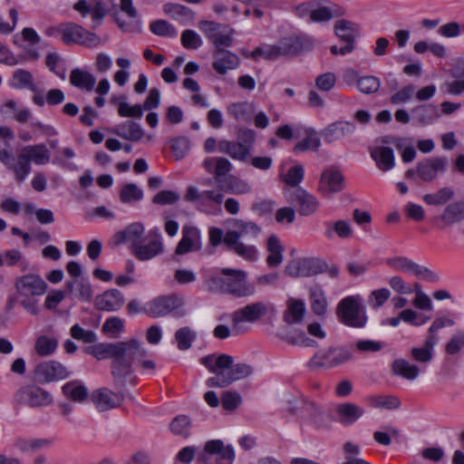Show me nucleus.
<instances>
[{
  "instance_id": "35",
  "label": "nucleus",
  "mask_w": 464,
  "mask_h": 464,
  "mask_svg": "<svg viewBox=\"0 0 464 464\" xmlns=\"http://www.w3.org/2000/svg\"><path fill=\"white\" fill-rule=\"evenodd\" d=\"M62 391L68 400L77 403H82L89 396L87 387L78 380L66 382L62 387Z\"/></svg>"
},
{
  "instance_id": "41",
  "label": "nucleus",
  "mask_w": 464,
  "mask_h": 464,
  "mask_svg": "<svg viewBox=\"0 0 464 464\" xmlns=\"http://www.w3.org/2000/svg\"><path fill=\"white\" fill-rule=\"evenodd\" d=\"M163 11L170 18L181 22H190L195 18V13L189 7L180 4L167 3L163 5Z\"/></svg>"
},
{
  "instance_id": "63",
  "label": "nucleus",
  "mask_w": 464,
  "mask_h": 464,
  "mask_svg": "<svg viewBox=\"0 0 464 464\" xmlns=\"http://www.w3.org/2000/svg\"><path fill=\"white\" fill-rule=\"evenodd\" d=\"M180 42L186 49L197 50L202 45L200 35L190 29L184 30L181 34Z\"/></svg>"
},
{
  "instance_id": "24",
  "label": "nucleus",
  "mask_w": 464,
  "mask_h": 464,
  "mask_svg": "<svg viewBox=\"0 0 464 464\" xmlns=\"http://www.w3.org/2000/svg\"><path fill=\"white\" fill-rule=\"evenodd\" d=\"M145 227L140 222H134L127 226L123 230L118 231L114 237V243L121 245L122 243H130V249L134 248L142 241Z\"/></svg>"
},
{
  "instance_id": "8",
  "label": "nucleus",
  "mask_w": 464,
  "mask_h": 464,
  "mask_svg": "<svg viewBox=\"0 0 464 464\" xmlns=\"http://www.w3.org/2000/svg\"><path fill=\"white\" fill-rule=\"evenodd\" d=\"M327 264L315 257L295 258L288 262L285 274L291 277H309L326 272Z\"/></svg>"
},
{
  "instance_id": "52",
  "label": "nucleus",
  "mask_w": 464,
  "mask_h": 464,
  "mask_svg": "<svg viewBox=\"0 0 464 464\" xmlns=\"http://www.w3.org/2000/svg\"><path fill=\"white\" fill-rule=\"evenodd\" d=\"M114 349L115 343H100L87 347L85 353L98 360H102L107 357L113 359Z\"/></svg>"
},
{
  "instance_id": "28",
  "label": "nucleus",
  "mask_w": 464,
  "mask_h": 464,
  "mask_svg": "<svg viewBox=\"0 0 464 464\" xmlns=\"http://www.w3.org/2000/svg\"><path fill=\"white\" fill-rule=\"evenodd\" d=\"M69 82L73 87L90 92L94 90L96 77L86 70L74 68L71 71Z\"/></svg>"
},
{
  "instance_id": "44",
  "label": "nucleus",
  "mask_w": 464,
  "mask_h": 464,
  "mask_svg": "<svg viewBox=\"0 0 464 464\" xmlns=\"http://www.w3.org/2000/svg\"><path fill=\"white\" fill-rule=\"evenodd\" d=\"M440 218L446 226H451L464 219V202H454L446 207Z\"/></svg>"
},
{
  "instance_id": "2",
  "label": "nucleus",
  "mask_w": 464,
  "mask_h": 464,
  "mask_svg": "<svg viewBox=\"0 0 464 464\" xmlns=\"http://www.w3.org/2000/svg\"><path fill=\"white\" fill-rule=\"evenodd\" d=\"M146 356V350L136 339L115 343L111 374L117 386H125L127 378L133 372L132 365Z\"/></svg>"
},
{
  "instance_id": "46",
  "label": "nucleus",
  "mask_w": 464,
  "mask_h": 464,
  "mask_svg": "<svg viewBox=\"0 0 464 464\" xmlns=\"http://www.w3.org/2000/svg\"><path fill=\"white\" fill-rule=\"evenodd\" d=\"M11 86L14 89H28L32 92H36L32 73L24 69L14 71Z\"/></svg>"
},
{
  "instance_id": "1",
  "label": "nucleus",
  "mask_w": 464,
  "mask_h": 464,
  "mask_svg": "<svg viewBox=\"0 0 464 464\" xmlns=\"http://www.w3.org/2000/svg\"><path fill=\"white\" fill-rule=\"evenodd\" d=\"M203 286L209 293L237 298L249 297L256 293V286L247 281V273L241 269L221 268L219 274L206 275Z\"/></svg>"
},
{
  "instance_id": "12",
  "label": "nucleus",
  "mask_w": 464,
  "mask_h": 464,
  "mask_svg": "<svg viewBox=\"0 0 464 464\" xmlns=\"http://www.w3.org/2000/svg\"><path fill=\"white\" fill-rule=\"evenodd\" d=\"M287 202L297 204L298 213L301 216H310L319 206V201L303 188H287L284 190Z\"/></svg>"
},
{
  "instance_id": "39",
  "label": "nucleus",
  "mask_w": 464,
  "mask_h": 464,
  "mask_svg": "<svg viewBox=\"0 0 464 464\" xmlns=\"http://www.w3.org/2000/svg\"><path fill=\"white\" fill-rule=\"evenodd\" d=\"M300 419L317 426H322L324 423V411L314 401L304 400L301 404Z\"/></svg>"
},
{
  "instance_id": "10",
  "label": "nucleus",
  "mask_w": 464,
  "mask_h": 464,
  "mask_svg": "<svg viewBox=\"0 0 464 464\" xmlns=\"http://www.w3.org/2000/svg\"><path fill=\"white\" fill-rule=\"evenodd\" d=\"M184 305V300L176 294L158 296L150 301L143 311L152 318L163 317Z\"/></svg>"
},
{
  "instance_id": "33",
  "label": "nucleus",
  "mask_w": 464,
  "mask_h": 464,
  "mask_svg": "<svg viewBox=\"0 0 464 464\" xmlns=\"http://www.w3.org/2000/svg\"><path fill=\"white\" fill-rule=\"evenodd\" d=\"M309 300L311 310L314 314L323 316L326 314L328 302L321 285H314L309 288Z\"/></svg>"
},
{
  "instance_id": "14",
  "label": "nucleus",
  "mask_w": 464,
  "mask_h": 464,
  "mask_svg": "<svg viewBox=\"0 0 464 464\" xmlns=\"http://www.w3.org/2000/svg\"><path fill=\"white\" fill-rule=\"evenodd\" d=\"M15 398L20 403L32 408L44 407L53 402L51 393L36 385H27L20 388L15 393Z\"/></svg>"
},
{
  "instance_id": "13",
  "label": "nucleus",
  "mask_w": 464,
  "mask_h": 464,
  "mask_svg": "<svg viewBox=\"0 0 464 464\" xmlns=\"http://www.w3.org/2000/svg\"><path fill=\"white\" fill-rule=\"evenodd\" d=\"M268 313V305L262 302H255L237 309L231 314L234 328L239 327L243 323L255 324L265 317Z\"/></svg>"
},
{
  "instance_id": "59",
  "label": "nucleus",
  "mask_w": 464,
  "mask_h": 464,
  "mask_svg": "<svg viewBox=\"0 0 464 464\" xmlns=\"http://www.w3.org/2000/svg\"><path fill=\"white\" fill-rule=\"evenodd\" d=\"M150 31L159 36L175 37L178 34L176 28L166 20H157L150 24Z\"/></svg>"
},
{
  "instance_id": "22",
  "label": "nucleus",
  "mask_w": 464,
  "mask_h": 464,
  "mask_svg": "<svg viewBox=\"0 0 464 464\" xmlns=\"http://www.w3.org/2000/svg\"><path fill=\"white\" fill-rule=\"evenodd\" d=\"M201 247L200 232L191 226H184L182 228V237L178 243L175 253L184 255L189 252L197 251Z\"/></svg>"
},
{
  "instance_id": "26",
  "label": "nucleus",
  "mask_w": 464,
  "mask_h": 464,
  "mask_svg": "<svg viewBox=\"0 0 464 464\" xmlns=\"http://www.w3.org/2000/svg\"><path fill=\"white\" fill-rule=\"evenodd\" d=\"M369 152L380 170L386 172L394 168V151L391 147L383 145L371 147Z\"/></svg>"
},
{
  "instance_id": "55",
  "label": "nucleus",
  "mask_w": 464,
  "mask_h": 464,
  "mask_svg": "<svg viewBox=\"0 0 464 464\" xmlns=\"http://www.w3.org/2000/svg\"><path fill=\"white\" fill-rule=\"evenodd\" d=\"M185 199L196 204V207L199 211L209 213V201L197 188L188 187L185 195Z\"/></svg>"
},
{
  "instance_id": "60",
  "label": "nucleus",
  "mask_w": 464,
  "mask_h": 464,
  "mask_svg": "<svg viewBox=\"0 0 464 464\" xmlns=\"http://www.w3.org/2000/svg\"><path fill=\"white\" fill-rule=\"evenodd\" d=\"M304 177V169L302 165L297 164L291 167L284 178V181L289 188H300L299 184Z\"/></svg>"
},
{
  "instance_id": "34",
  "label": "nucleus",
  "mask_w": 464,
  "mask_h": 464,
  "mask_svg": "<svg viewBox=\"0 0 464 464\" xmlns=\"http://www.w3.org/2000/svg\"><path fill=\"white\" fill-rule=\"evenodd\" d=\"M162 252V242H155L150 240L147 244H143L141 241L136 246H134V248L131 249V253L140 261L150 260Z\"/></svg>"
},
{
  "instance_id": "18",
  "label": "nucleus",
  "mask_w": 464,
  "mask_h": 464,
  "mask_svg": "<svg viewBox=\"0 0 464 464\" xmlns=\"http://www.w3.org/2000/svg\"><path fill=\"white\" fill-rule=\"evenodd\" d=\"M364 413V408L353 402H342L334 407L335 420L344 427L353 425Z\"/></svg>"
},
{
  "instance_id": "16",
  "label": "nucleus",
  "mask_w": 464,
  "mask_h": 464,
  "mask_svg": "<svg viewBox=\"0 0 464 464\" xmlns=\"http://www.w3.org/2000/svg\"><path fill=\"white\" fill-rule=\"evenodd\" d=\"M217 455V464H232L235 451L232 446H225L220 440H209L205 444L204 452L198 457V460L207 464V455Z\"/></svg>"
},
{
  "instance_id": "23",
  "label": "nucleus",
  "mask_w": 464,
  "mask_h": 464,
  "mask_svg": "<svg viewBox=\"0 0 464 464\" xmlns=\"http://www.w3.org/2000/svg\"><path fill=\"white\" fill-rule=\"evenodd\" d=\"M240 64L239 57L228 50H215L213 52L212 68L221 75L229 70L237 69Z\"/></svg>"
},
{
  "instance_id": "31",
  "label": "nucleus",
  "mask_w": 464,
  "mask_h": 464,
  "mask_svg": "<svg viewBox=\"0 0 464 464\" xmlns=\"http://www.w3.org/2000/svg\"><path fill=\"white\" fill-rule=\"evenodd\" d=\"M324 235L328 239H333L334 235L340 238H349L353 236V231L349 220L339 219L334 222L325 221L324 223Z\"/></svg>"
},
{
  "instance_id": "61",
  "label": "nucleus",
  "mask_w": 464,
  "mask_h": 464,
  "mask_svg": "<svg viewBox=\"0 0 464 464\" xmlns=\"http://www.w3.org/2000/svg\"><path fill=\"white\" fill-rule=\"evenodd\" d=\"M13 170L18 181H23L31 171V165L24 158L22 152L19 154L17 161H13V165L9 168Z\"/></svg>"
},
{
  "instance_id": "50",
  "label": "nucleus",
  "mask_w": 464,
  "mask_h": 464,
  "mask_svg": "<svg viewBox=\"0 0 464 464\" xmlns=\"http://www.w3.org/2000/svg\"><path fill=\"white\" fill-rule=\"evenodd\" d=\"M371 406L385 410H396L401 406V401L393 395H372L368 398Z\"/></svg>"
},
{
  "instance_id": "3",
  "label": "nucleus",
  "mask_w": 464,
  "mask_h": 464,
  "mask_svg": "<svg viewBox=\"0 0 464 464\" xmlns=\"http://www.w3.org/2000/svg\"><path fill=\"white\" fill-rule=\"evenodd\" d=\"M231 224L233 229L226 232L224 245L227 250L245 260L256 261L258 256L256 247L254 245L243 243L241 238L245 236L256 238L262 231L261 227L253 221H245L237 218L232 219Z\"/></svg>"
},
{
  "instance_id": "20",
  "label": "nucleus",
  "mask_w": 464,
  "mask_h": 464,
  "mask_svg": "<svg viewBox=\"0 0 464 464\" xmlns=\"http://www.w3.org/2000/svg\"><path fill=\"white\" fill-rule=\"evenodd\" d=\"M446 158L425 159L418 162L416 172L418 177L424 182H430L434 179L438 172H444L447 167Z\"/></svg>"
},
{
  "instance_id": "17",
  "label": "nucleus",
  "mask_w": 464,
  "mask_h": 464,
  "mask_svg": "<svg viewBox=\"0 0 464 464\" xmlns=\"http://www.w3.org/2000/svg\"><path fill=\"white\" fill-rule=\"evenodd\" d=\"M281 56H297L314 46L313 40L304 35H292L283 38L278 42Z\"/></svg>"
},
{
  "instance_id": "40",
  "label": "nucleus",
  "mask_w": 464,
  "mask_h": 464,
  "mask_svg": "<svg viewBox=\"0 0 464 464\" xmlns=\"http://www.w3.org/2000/svg\"><path fill=\"white\" fill-rule=\"evenodd\" d=\"M218 188L229 194H246L251 191L247 182L233 175H228Z\"/></svg>"
},
{
  "instance_id": "21",
  "label": "nucleus",
  "mask_w": 464,
  "mask_h": 464,
  "mask_svg": "<svg viewBox=\"0 0 464 464\" xmlns=\"http://www.w3.org/2000/svg\"><path fill=\"white\" fill-rule=\"evenodd\" d=\"M124 302L122 293L113 288L98 295L95 297L94 305L100 311L114 312L120 310Z\"/></svg>"
},
{
  "instance_id": "30",
  "label": "nucleus",
  "mask_w": 464,
  "mask_h": 464,
  "mask_svg": "<svg viewBox=\"0 0 464 464\" xmlns=\"http://www.w3.org/2000/svg\"><path fill=\"white\" fill-rule=\"evenodd\" d=\"M218 149L219 152L227 154L233 160L239 161H246L251 152L245 145H242L237 140H220L218 144Z\"/></svg>"
},
{
  "instance_id": "9",
  "label": "nucleus",
  "mask_w": 464,
  "mask_h": 464,
  "mask_svg": "<svg viewBox=\"0 0 464 464\" xmlns=\"http://www.w3.org/2000/svg\"><path fill=\"white\" fill-rule=\"evenodd\" d=\"M62 40L65 44H78L86 47H94L101 43V38L82 26L68 23L60 29Z\"/></svg>"
},
{
  "instance_id": "48",
  "label": "nucleus",
  "mask_w": 464,
  "mask_h": 464,
  "mask_svg": "<svg viewBox=\"0 0 464 464\" xmlns=\"http://www.w3.org/2000/svg\"><path fill=\"white\" fill-rule=\"evenodd\" d=\"M246 57H251L255 61H258L260 58H264L266 60H276L281 56L279 45L274 44H263L256 47L253 52L249 54L246 53Z\"/></svg>"
},
{
  "instance_id": "6",
  "label": "nucleus",
  "mask_w": 464,
  "mask_h": 464,
  "mask_svg": "<svg viewBox=\"0 0 464 464\" xmlns=\"http://www.w3.org/2000/svg\"><path fill=\"white\" fill-rule=\"evenodd\" d=\"M336 314L340 321L349 327L362 328L368 319L365 309L359 303L357 296H347L342 299L337 305Z\"/></svg>"
},
{
  "instance_id": "15",
  "label": "nucleus",
  "mask_w": 464,
  "mask_h": 464,
  "mask_svg": "<svg viewBox=\"0 0 464 464\" xmlns=\"http://www.w3.org/2000/svg\"><path fill=\"white\" fill-rule=\"evenodd\" d=\"M70 374V371L57 361L43 362L34 369V378L41 383L64 380L68 378Z\"/></svg>"
},
{
  "instance_id": "56",
  "label": "nucleus",
  "mask_w": 464,
  "mask_h": 464,
  "mask_svg": "<svg viewBox=\"0 0 464 464\" xmlns=\"http://www.w3.org/2000/svg\"><path fill=\"white\" fill-rule=\"evenodd\" d=\"M385 431L377 430L373 432L374 440L382 445L390 446L392 440H399L401 438V430L393 426H385Z\"/></svg>"
},
{
  "instance_id": "42",
  "label": "nucleus",
  "mask_w": 464,
  "mask_h": 464,
  "mask_svg": "<svg viewBox=\"0 0 464 464\" xmlns=\"http://www.w3.org/2000/svg\"><path fill=\"white\" fill-rule=\"evenodd\" d=\"M48 444L46 440L42 439H26L23 437L16 438L12 442L14 450L24 453L31 454L37 451L42 447Z\"/></svg>"
},
{
  "instance_id": "29",
  "label": "nucleus",
  "mask_w": 464,
  "mask_h": 464,
  "mask_svg": "<svg viewBox=\"0 0 464 464\" xmlns=\"http://www.w3.org/2000/svg\"><path fill=\"white\" fill-rule=\"evenodd\" d=\"M111 132L124 140L130 141H139L144 135V130L140 124L133 121H126L117 124Z\"/></svg>"
},
{
  "instance_id": "51",
  "label": "nucleus",
  "mask_w": 464,
  "mask_h": 464,
  "mask_svg": "<svg viewBox=\"0 0 464 464\" xmlns=\"http://www.w3.org/2000/svg\"><path fill=\"white\" fill-rule=\"evenodd\" d=\"M321 146V140L314 130H307L306 136L295 144L294 151L295 153L303 152L308 150L317 151Z\"/></svg>"
},
{
  "instance_id": "58",
  "label": "nucleus",
  "mask_w": 464,
  "mask_h": 464,
  "mask_svg": "<svg viewBox=\"0 0 464 464\" xmlns=\"http://www.w3.org/2000/svg\"><path fill=\"white\" fill-rule=\"evenodd\" d=\"M232 169L231 162L223 157H217L216 166L214 169V182L217 185V188L221 185V183L227 177V174L230 172Z\"/></svg>"
},
{
  "instance_id": "19",
  "label": "nucleus",
  "mask_w": 464,
  "mask_h": 464,
  "mask_svg": "<svg viewBox=\"0 0 464 464\" xmlns=\"http://www.w3.org/2000/svg\"><path fill=\"white\" fill-rule=\"evenodd\" d=\"M123 400L121 392H113L107 388L98 389L92 393V401L101 412L119 407Z\"/></svg>"
},
{
  "instance_id": "54",
  "label": "nucleus",
  "mask_w": 464,
  "mask_h": 464,
  "mask_svg": "<svg viewBox=\"0 0 464 464\" xmlns=\"http://www.w3.org/2000/svg\"><path fill=\"white\" fill-rule=\"evenodd\" d=\"M143 198V191L134 183L124 185L120 193V199L124 204L140 201Z\"/></svg>"
},
{
  "instance_id": "49",
  "label": "nucleus",
  "mask_w": 464,
  "mask_h": 464,
  "mask_svg": "<svg viewBox=\"0 0 464 464\" xmlns=\"http://www.w3.org/2000/svg\"><path fill=\"white\" fill-rule=\"evenodd\" d=\"M175 340L180 351L188 350L197 339V333L189 326H183L176 331Z\"/></svg>"
},
{
  "instance_id": "5",
  "label": "nucleus",
  "mask_w": 464,
  "mask_h": 464,
  "mask_svg": "<svg viewBox=\"0 0 464 464\" xmlns=\"http://www.w3.org/2000/svg\"><path fill=\"white\" fill-rule=\"evenodd\" d=\"M14 286L21 305L30 314H37L38 296L43 295L47 288L44 279L35 274H27L15 279Z\"/></svg>"
},
{
  "instance_id": "64",
  "label": "nucleus",
  "mask_w": 464,
  "mask_h": 464,
  "mask_svg": "<svg viewBox=\"0 0 464 464\" xmlns=\"http://www.w3.org/2000/svg\"><path fill=\"white\" fill-rule=\"evenodd\" d=\"M170 147L176 160H179L188 152L190 141L186 137H178L170 140Z\"/></svg>"
},
{
  "instance_id": "11",
  "label": "nucleus",
  "mask_w": 464,
  "mask_h": 464,
  "mask_svg": "<svg viewBox=\"0 0 464 464\" xmlns=\"http://www.w3.org/2000/svg\"><path fill=\"white\" fill-rule=\"evenodd\" d=\"M344 188V177L341 170L330 166L323 169L318 181L317 190L326 198L341 192Z\"/></svg>"
},
{
  "instance_id": "25",
  "label": "nucleus",
  "mask_w": 464,
  "mask_h": 464,
  "mask_svg": "<svg viewBox=\"0 0 464 464\" xmlns=\"http://www.w3.org/2000/svg\"><path fill=\"white\" fill-rule=\"evenodd\" d=\"M439 343V336L427 334L426 340L420 347H412L410 350L411 359L421 365H427L434 357V348Z\"/></svg>"
},
{
  "instance_id": "32",
  "label": "nucleus",
  "mask_w": 464,
  "mask_h": 464,
  "mask_svg": "<svg viewBox=\"0 0 464 464\" xmlns=\"http://www.w3.org/2000/svg\"><path fill=\"white\" fill-rule=\"evenodd\" d=\"M21 152L29 163L45 165L50 160V151L44 143L25 146Z\"/></svg>"
},
{
  "instance_id": "62",
  "label": "nucleus",
  "mask_w": 464,
  "mask_h": 464,
  "mask_svg": "<svg viewBox=\"0 0 464 464\" xmlns=\"http://www.w3.org/2000/svg\"><path fill=\"white\" fill-rule=\"evenodd\" d=\"M381 86L379 78L375 76H363L357 80L358 90L364 94L376 92Z\"/></svg>"
},
{
  "instance_id": "38",
  "label": "nucleus",
  "mask_w": 464,
  "mask_h": 464,
  "mask_svg": "<svg viewBox=\"0 0 464 464\" xmlns=\"http://www.w3.org/2000/svg\"><path fill=\"white\" fill-rule=\"evenodd\" d=\"M305 314V304L303 300L289 299L287 309L284 313V321L289 324L303 321Z\"/></svg>"
},
{
  "instance_id": "36",
  "label": "nucleus",
  "mask_w": 464,
  "mask_h": 464,
  "mask_svg": "<svg viewBox=\"0 0 464 464\" xmlns=\"http://www.w3.org/2000/svg\"><path fill=\"white\" fill-rule=\"evenodd\" d=\"M392 371L397 376L413 381L418 378L420 368L416 364L411 363L406 359L400 358L392 362Z\"/></svg>"
},
{
  "instance_id": "27",
  "label": "nucleus",
  "mask_w": 464,
  "mask_h": 464,
  "mask_svg": "<svg viewBox=\"0 0 464 464\" xmlns=\"http://www.w3.org/2000/svg\"><path fill=\"white\" fill-rule=\"evenodd\" d=\"M334 34L345 45L354 46L355 40L360 36V26L358 24L341 19L334 24Z\"/></svg>"
},
{
  "instance_id": "47",
  "label": "nucleus",
  "mask_w": 464,
  "mask_h": 464,
  "mask_svg": "<svg viewBox=\"0 0 464 464\" xmlns=\"http://www.w3.org/2000/svg\"><path fill=\"white\" fill-rule=\"evenodd\" d=\"M343 14V12L340 7L331 8L328 6H323L315 1V6L314 7L311 22H327L335 16L342 15Z\"/></svg>"
},
{
  "instance_id": "45",
  "label": "nucleus",
  "mask_w": 464,
  "mask_h": 464,
  "mask_svg": "<svg viewBox=\"0 0 464 464\" xmlns=\"http://www.w3.org/2000/svg\"><path fill=\"white\" fill-rule=\"evenodd\" d=\"M192 422L190 418L185 414L176 416L169 423L170 431L182 438H188L190 435Z\"/></svg>"
},
{
  "instance_id": "7",
  "label": "nucleus",
  "mask_w": 464,
  "mask_h": 464,
  "mask_svg": "<svg viewBox=\"0 0 464 464\" xmlns=\"http://www.w3.org/2000/svg\"><path fill=\"white\" fill-rule=\"evenodd\" d=\"M353 358L351 349L345 347H331L326 351L315 353L308 362L312 369L322 367L333 368L343 364Z\"/></svg>"
},
{
  "instance_id": "4",
  "label": "nucleus",
  "mask_w": 464,
  "mask_h": 464,
  "mask_svg": "<svg viewBox=\"0 0 464 464\" xmlns=\"http://www.w3.org/2000/svg\"><path fill=\"white\" fill-rule=\"evenodd\" d=\"M217 365L219 368L218 375L207 380L208 387L225 388L232 382L250 376L254 370L246 363L234 364V358L231 355L222 353L218 356Z\"/></svg>"
},
{
  "instance_id": "43",
  "label": "nucleus",
  "mask_w": 464,
  "mask_h": 464,
  "mask_svg": "<svg viewBox=\"0 0 464 464\" xmlns=\"http://www.w3.org/2000/svg\"><path fill=\"white\" fill-rule=\"evenodd\" d=\"M267 251L270 253L266 258V263L270 267H276L283 262L284 247L280 244L278 237L271 235L267 238Z\"/></svg>"
},
{
  "instance_id": "57",
  "label": "nucleus",
  "mask_w": 464,
  "mask_h": 464,
  "mask_svg": "<svg viewBox=\"0 0 464 464\" xmlns=\"http://www.w3.org/2000/svg\"><path fill=\"white\" fill-rule=\"evenodd\" d=\"M454 196V191L449 188L445 187L438 190L436 193L433 194H426L423 197V200L428 205H442L451 199Z\"/></svg>"
},
{
  "instance_id": "37",
  "label": "nucleus",
  "mask_w": 464,
  "mask_h": 464,
  "mask_svg": "<svg viewBox=\"0 0 464 464\" xmlns=\"http://www.w3.org/2000/svg\"><path fill=\"white\" fill-rule=\"evenodd\" d=\"M411 113L413 120L423 126L431 124L439 117L438 107L433 104L416 106Z\"/></svg>"
},
{
  "instance_id": "53",
  "label": "nucleus",
  "mask_w": 464,
  "mask_h": 464,
  "mask_svg": "<svg viewBox=\"0 0 464 464\" xmlns=\"http://www.w3.org/2000/svg\"><path fill=\"white\" fill-rule=\"evenodd\" d=\"M58 346V342L46 335L39 336L34 343V350L36 353L42 357L53 354Z\"/></svg>"
}]
</instances>
